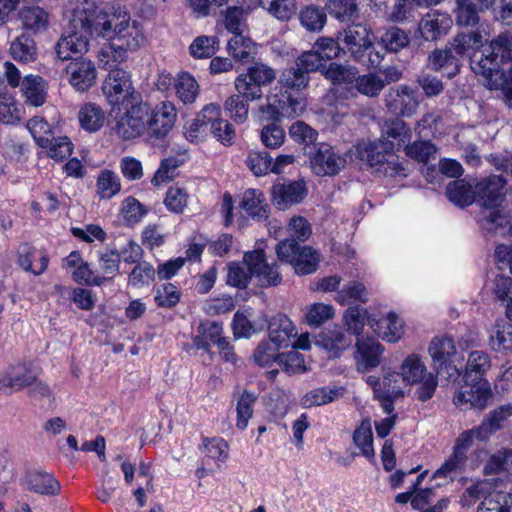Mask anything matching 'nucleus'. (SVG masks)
<instances>
[{
    "mask_svg": "<svg viewBox=\"0 0 512 512\" xmlns=\"http://www.w3.org/2000/svg\"><path fill=\"white\" fill-rule=\"evenodd\" d=\"M123 11L114 10L109 13L98 7L87 5L77 8L72 24L75 29L68 36H62L55 45V53L58 59L64 61L71 58L72 54H84L91 45V40L96 38H112L114 36V24L121 20Z\"/></svg>",
    "mask_w": 512,
    "mask_h": 512,
    "instance_id": "1",
    "label": "nucleus"
},
{
    "mask_svg": "<svg viewBox=\"0 0 512 512\" xmlns=\"http://www.w3.org/2000/svg\"><path fill=\"white\" fill-rule=\"evenodd\" d=\"M511 47L512 37L500 34L490 42L488 53L473 54L470 59V67L480 77L483 85L490 90L501 89L510 107H512V68L503 72L500 65L511 59Z\"/></svg>",
    "mask_w": 512,
    "mask_h": 512,
    "instance_id": "2",
    "label": "nucleus"
},
{
    "mask_svg": "<svg viewBox=\"0 0 512 512\" xmlns=\"http://www.w3.org/2000/svg\"><path fill=\"white\" fill-rule=\"evenodd\" d=\"M337 39L342 44V51L358 63L369 67H378L384 59L385 52L376 49L373 33L364 23H355L338 31Z\"/></svg>",
    "mask_w": 512,
    "mask_h": 512,
    "instance_id": "3",
    "label": "nucleus"
},
{
    "mask_svg": "<svg viewBox=\"0 0 512 512\" xmlns=\"http://www.w3.org/2000/svg\"><path fill=\"white\" fill-rule=\"evenodd\" d=\"M393 149V142L385 139L355 146V152L362 161H365L378 172L390 176L399 174V172L403 170L401 165L397 162L398 157L393 152Z\"/></svg>",
    "mask_w": 512,
    "mask_h": 512,
    "instance_id": "4",
    "label": "nucleus"
},
{
    "mask_svg": "<svg viewBox=\"0 0 512 512\" xmlns=\"http://www.w3.org/2000/svg\"><path fill=\"white\" fill-rule=\"evenodd\" d=\"M279 260L290 264L298 275L314 273L320 262L318 252L310 246H301L294 239L280 241L276 248Z\"/></svg>",
    "mask_w": 512,
    "mask_h": 512,
    "instance_id": "5",
    "label": "nucleus"
},
{
    "mask_svg": "<svg viewBox=\"0 0 512 512\" xmlns=\"http://www.w3.org/2000/svg\"><path fill=\"white\" fill-rule=\"evenodd\" d=\"M485 439L487 438L483 427L478 426L462 432L456 439L451 457L435 471L433 478H446L450 473L460 471L466 463L467 451L474 440L483 441Z\"/></svg>",
    "mask_w": 512,
    "mask_h": 512,
    "instance_id": "6",
    "label": "nucleus"
},
{
    "mask_svg": "<svg viewBox=\"0 0 512 512\" xmlns=\"http://www.w3.org/2000/svg\"><path fill=\"white\" fill-rule=\"evenodd\" d=\"M129 105L130 107L116 119L112 128L122 140H133L143 135L146 136L148 106L138 100Z\"/></svg>",
    "mask_w": 512,
    "mask_h": 512,
    "instance_id": "7",
    "label": "nucleus"
},
{
    "mask_svg": "<svg viewBox=\"0 0 512 512\" xmlns=\"http://www.w3.org/2000/svg\"><path fill=\"white\" fill-rule=\"evenodd\" d=\"M102 92L111 105L129 106V103L138 100L129 73L118 67L110 69L103 82Z\"/></svg>",
    "mask_w": 512,
    "mask_h": 512,
    "instance_id": "8",
    "label": "nucleus"
},
{
    "mask_svg": "<svg viewBox=\"0 0 512 512\" xmlns=\"http://www.w3.org/2000/svg\"><path fill=\"white\" fill-rule=\"evenodd\" d=\"M177 118L174 103L163 101L156 105L146 118V139L149 142L165 138L172 130Z\"/></svg>",
    "mask_w": 512,
    "mask_h": 512,
    "instance_id": "9",
    "label": "nucleus"
},
{
    "mask_svg": "<svg viewBox=\"0 0 512 512\" xmlns=\"http://www.w3.org/2000/svg\"><path fill=\"white\" fill-rule=\"evenodd\" d=\"M309 154L310 168L317 176H335L346 165V157L335 147L320 143L315 151Z\"/></svg>",
    "mask_w": 512,
    "mask_h": 512,
    "instance_id": "10",
    "label": "nucleus"
},
{
    "mask_svg": "<svg viewBox=\"0 0 512 512\" xmlns=\"http://www.w3.org/2000/svg\"><path fill=\"white\" fill-rule=\"evenodd\" d=\"M492 397L488 381L468 382L455 393L453 401L460 409L483 410Z\"/></svg>",
    "mask_w": 512,
    "mask_h": 512,
    "instance_id": "11",
    "label": "nucleus"
},
{
    "mask_svg": "<svg viewBox=\"0 0 512 512\" xmlns=\"http://www.w3.org/2000/svg\"><path fill=\"white\" fill-rule=\"evenodd\" d=\"M386 108L393 114L410 117L420 105L417 93L408 85L391 87L384 98Z\"/></svg>",
    "mask_w": 512,
    "mask_h": 512,
    "instance_id": "12",
    "label": "nucleus"
},
{
    "mask_svg": "<svg viewBox=\"0 0 512 512\" xmlns=\"http://www.w3.org/2000/svg\"><path fill=\"white\" fill-rule=\"evenodd\" d=\"M243 260L253 276L258 279L260 286H278L281 283L282 276L278 271V266L276 264H268L262 249L246 252Z\"/></svg>",
    "mask_w": 512,
    "mask_h": 512,
    "instance_id": "13",
    "label": "nucleus"
},
{
    "mask_svg": "<svg viewBox=\"0 0 512 512\" xmlns=\"http://www.w3.org/2000/svg\"><path fill=\"white\" fill-rule=\"evenodd\" d=\"M272 200L279 209L300 203L307 195L306 184L303 180H278L271 190Z\"/></svg>",
    "mask_w": 512,
    "mask_h": 512,
    "instance_id": "14",
    "label": "nucleus"
},
{
    "mask_svg": "<svg viewBox=\"0 0 512 512\" xmlns=\"http://www.w3.org/2000/svg\"><path fill=\"white\" fill-rule=\"evenodd\" d=\"M70 85L78 92L89 90L96 82V68L91 60L76 58L65 68Z\"/></svg>",
    "mask_w": 512,
    "mask_h": 512,
    "instance_id": "15",
    "label": "nucleus"
},
{
    "mask_svg": "<svg viewBox=\"0 0 512 512\" xmlns=\"http://www.w3.org/2000/svg\"><path fill=\"white\" fill-rule=\"evenodd\" d=\"M506 180L500 175H491L476 183L477 200L485 208H497L505 196Z\"/></svg>",
    "mask_w": 512,
    "mask_h": 512,
    "instance_id": "16",
    "label": "nucleus"
},
{
    "mask_svg": "<svg viewBox=\"0 0 512 512\" xmlns=\"http://www.w3.org/2000/svg\"><path fill=\"white\" fill-rule=\"evenodd\" d=\"M452 23L453 20L447 13L432 11L419 21L418 29L426 41H436L448 33Z\"/></svg>",
    "mask_w": 512,
    "mask_h": 512,
    "instance_id": "17",
    "label": "nucleus"
},
{
    "mask_svg": "<svg viewBox=\"0 0 512 512\" xmlns=\"http://www.w3.org/2000/svg\"><path fill=\"white\" fill-rule=\"evenodd\" d=\"M459 55L455 54L453 45L434 49L427 57V65L435 72L446 71L449 78L460 71Z\"/></svg>",
    "mask_w": 512,
    "mask_h": 512,
    "instance_id": "18",
    "label": "nucleus"
},
{
    "mask_svg": "<svg viewBox=\"0 0 512 512\" xmlns=\"http://www.w3.org/2000/svg\"><path fill=\"white\" fill-rule=\"evenodd\" d=\"M314 344L326 350L332 357H339L344 350L351 346L352 340L341 327L334 326L315 336Z\"/></svg>",
    "mask_w": 512,
    "mask_h": 512,
    "instance_id": "19",
    "label": "nucleus"
},
{
    "mask_svg": "<svg viewBox=\"0 0 512 512\" xmlns=\"http://www.w3.org/2000/svg\"><path fill=\"white\" fill-rule=\"evenodd\" d=\"M489 34L487 27L474 28V30L458 33L452 40L451 45L455 54L463 56L470 51L480 54L479 49L488 41Z\"/></svg>",
    "mask_w": 512,
    "mask_h": 512,
    "instance_id": "20",
    "label": "nucleus"
},
{
    "mask_svg": "<svg viewBox=\"0 0 512 512\" xmlns=\"http://www.w3.org/2000/svg\"><path fill=\"white\" fill-rule=\"evenodd\" d=\"M492 366L491 356L483 350H475L469 353L463 380L468 382L487 381L484 377Z\"/></svg>",
    "mask_w": 512,
    "mask_h": 512,
    "instance_id": "21",
    "label": "nucleus"
},
{
    "mask_svg": "<svg viewBox=\"0 0 512 512\" xmlns=\"http://www.w3.org/2000/svg\"><path fill=\"white\" fill-rule=\"evenodd\" d=\"M268 334L270 342L282 349L290 346L291 339L297 335V332L287 316L278 314L269 322Z\"/></svg>",
    "mask_w": 512,
    "mask_h": 512,
    "instance_id": "22",
    "label": "nucleus"
},
{
    "mask_svg": "<svg viewBox=\"0 0 512 512\" xmlns=\"http://www.w3.org/2000/svg\"><path fill=\"white\" fill-rule=\"evenodd\" d=\"M488 345L499 354L512 352V323L504 319L497 320L489 331Z\"/></svg>",
    "mask_w": 512,
    "mask_h": 512,
    "instance_id": "23",
    "label": "nucleus"
},
{
    "mask_svg": "<svg viewBox=\"0 0 512 512\" xmlns=\"http://www.w3.org/2000/svg\"><path fill=\"white\" fill-rule=\"evenodd\" d=\"M120 17L121 20L114 24V36L127 51H135L143 43L144 37L136 26H129L130 16L126 11Z\"/></svg>",
    "mask_w": 512,
    "mask_h": 512,
    "instance_id": "24",
    "label": "nucleus"
},
{
    "mask_svg": "<svg viewBox=\"0 0 512 512\" xmlns=\"http://www.w3.org/2000/svg\"><path fill=\"white\" fill-rule=\"evenodd\" d=\"M429 354L438 368L450 367L459 375L456 366H450L451 358L456 354L452 338L448 336L434 337L429 345Z\"/></svg>",
    "mask_w": 512,
    "mask_h": 512,
    "instance_id": "25",
    "label": "nucleus"
},
{
    "mask_svg": "<svg viewBox=\"0 0 512 512\" xmlns=\"http://www.w3.org/2000/svg\"><path fill=\"white\" fill-rule=\"evenodd\" d=\"M455 23L459 27L479 28L487 27L481 20V11L477 8L474 0H455L453 8Z\"/></svg>",
    "mask_w": 512,
    "mask_h": 512,
    "instance_id": "26",
    "label": "nucleus"
},
{
    "mask_svg": "<svg viewBox=\"0 0 512 512\" xmlns=\"http://www.w3.org/2000/svg\"><path fill=\"white\" fill-rule=\"evenodd\" d=\"M358 366L364 370L377 367L381 362L383 346L374 338H358L356 341Z\"/></svg>",
    "mask_w": 512,
    "mask_h": 512,
    "instance_id": "27",
    "label": "nucleus"
},
{
    "mask_svg": "<svg viewBox=\"0 0 512 512\" xmlns=\"http://www.w3.org/2000/svg\"><path fill=\"white\" fill-rule=\"evenodd\" d=\"M221 119V109L217 104L206 105L200 114L197 116L195 121L191 124L190 129L187 132V138L193 140L199 139L205 133L212 124Z\"/></svg>",
    "mask_w": 512,
    "mask_h": 512,
    "instance_id": "28",
    "label": "nucleus"
},
{
    "mask_svg": "<svg viewBox=\"0 0 512 512\" xmlns=\"http://www.w3.org/2000/svg\"><path fill=\"white\" fill-rule=\"evenodd\" d=\"M241 207L249 217L257 221H264L269 217V205L260 190L249 189L245 191L242 197Z\"/></svg>",
    "mask_w": 512,
    "mask_h": 512,
    "instance_id": "29",
    "label": "nucleus"
},
{
    "mask_svg": "<svg viewBox=\"0 0 512 512\" xmlns=\"http://www.w3.org/2000/svg\"><path fill=\"white\" fill-rule=\"evenodd\" d=\"M448 199L456 206H470L476 199V183L473 185L465 179L450 182L446 188Z\"/></svg>",
    "mask_w": 512,
    "mask_h": 512,
    "instance_id": "30",
    "label": "nucleus"
},
{
    "mask_svg": "<svg viewBox=\"0 0 512 512\" xmlns=\"http://www.w3.org/2000/svg\"><path fill=\"white\" fill-rule=\"evenodd\" d=\"M21 91L27 104L39 107L46 101V82L39 75H26L22 80Z\"/></svg>",
    "mask_w": 512,
    "mask_h": 512,
    "instance_id": "31",
    "label": "nucleus"
},
{
    "mask_svg": "<svg viewBox=\"0 0 512 512\" xmlns=\"http://www.w3.org/2000/svg\"><path fill=\"white\" fill-rule=\"evenodd\" d=\"M9 53L14 60L28 64L37 60L38 48L34 39L23 33L11 42Z\"/></svg>",
    "mask_w": 512,
    "mask_h": 512,
    "instance_id": "32",
    "label": "nucleus"
},
{
    "mask_svg": "<svg viewBox=\"0 0 512 512\" xmlns=\"http://www.w3.org/2000/svg\"><path fill=\"white\" fill-rule=\"evenodd\" d=\"M19 18L22 26L34 33L46 30L49 25L48 13L39 6L23 7L19 12Z\"/></svg>",
    "mask_w": 512,
    "mask_h": 512,
    "instance_id": "33",
    "label": "nucleus"
},
{
    "mask_svg": "<svg viewBox=\"0 0 512 512\" xmlns=\"http://www.w3.org/2000/svg\"><path fill=\"white\" fill-rule=\"evenodd\" d=\"M374 332L387 342H396L403 333V322L393 313L385 318L370 322Z\"/></svg>",
    "mask_w": 512,
    "mask_h": 512,
    "instance_id": "34",
    "label": "nucleus"
},
{
    "mask_svg": "<svg viewBox=\"0 0 512 512\" xmlns=\"http://www.w3.org/2000/svg\"><path fill=\"white\" fill-rule=\"evenodd\" d=\"M28 489L41 495L54 496L60 493L61 486L52 474L33 472L27 478Z\"/></svg>",
    "mask_w": 512,
    "mask_h": 512,
    "instance_id": "35",
    "label": "nucleus"
},
{
    "mask_svg": "<svg viewBox=\"0 0 512 512\" xmlns=\"http://www.w3.org/2000/svg\"><path fill=\"white\" fill-rule=\"evenodd\" d=\"M78 118L83 129L96 132L104 125L105 112L99 105L89 102L80 108Z\"/></svg>",
    "mask_w": 512,
    "mask_h": 512,
    "instance_id": "36",
    "label": "nucleus"
},
{
    "mask_svg": "<svg viewBox=\"0 0 512 512\" xmlns=\"http://www.w3.org/2000/svg\"><path fill=\"white\" fill-rule=\"evenodd\" d=\"M229 54L242 62H249L256 54V47L252 40L242 33L233 35L227 44Z\"/></svg>",
    "mask_w": 512,
    "mask_h": 512,
    "instance_id": "37",
    "label": "nucleus"
},
{
    "mask_svg": "<svg viewBox=\"0 0 512 512\" xmlns=\"http://www.w3.org/2000/svg\"><path fill=\"white\" fill-rule=\"evenodd\" d=\"M477 512H512V492L489 493L478 505Z\"/></svg>",
    "mask_w": 512,
    "mask_h": 512,
    "instance_id": "38",
    "label": "nucleus"
},
{
    "mask_svg": "<svg viewBox=\"0 0 512 512\" xmlns=\"http://www.w3.org/2000/svg\"><path fill=\"white\" fill-rule=\"evenodd\" d=\"M403 382L415 384L427 375L426 366L417 354H411L402 362L399 372Z\"/></svg>",
    "mask_w": 512,
    "mask_h": 512,
    "instance_id": "39",
    "label": "nucleus"
},
{
    "mask_svg": "<svg viewBox=\"0 0 512 512\" xmlns=\"http://www.w3.org/2000/svg\"><path fill=\"white\" fill-rule=\"evenodd\" d=\"M174 88L177 97L184 104L193 103L199 92V85L196 79L187 72H182L178 75L174 83Z\"/></svg>",
    "mask_w": 512,
    "mask_h": 512,
    "instance_id": "40",
    "label": "nucleus"
},
{
    "mask_svg": "<svg viewBox=\"0 0 512 512\" xmlns=\"http://www.w3.org/2000/svg\"><path fill=\"white\" fill-rule=\"evenodd\" d=\"M310 77L296 63L293 66L285 68L279 78V83L285 89L300 91L305 89L309 83Z\"/></svg>",
    "mask_w": 512,
    "mask_h": 512,
    "instance_id": "41",
    "label": "nucleus"
},
{
    "mask_svg": "<svg viewBox=\"0 0 512 512\" xmlns=\"http://www.w3.org/2000/svg\"><path fill=\"white\" fill-rule=\"evenodd\" d=\"M385 86L386 83L383 78L374 73H367L363 75L358 73L355 81V88L357 92L370 98L378 97Z\"/></svg>",
    "mask_w": 512,
    "mask_h": 512,
    "instance_id": "42",
    "label": "nucleus"
},
{
    "mask_svg": "<svg viewBox=\"0 0 512 512\" xmlns=\"http://www.w3.org/2000/svg\"><path fill=\"white\" fill-rule=\"evenodd\" d=\"M359 71L352 65H343L339 63H330L325 69L324 75L334 84H352L355 83Z\"/></svg>",
    "mask_w": 512,
    "mask_h": 512,
    "instance_id": "43",
    "label": "nucleus"
},
{
    "mask_svg": "<svg viewBox=\"0 0 512 512\" xmlns=\"http://www.w3.org/2000/svg\"><path fill=\"white\" fill-rule=\"evenodd\" d=\"M96 189L101 199H111L121 190L120 179L112 171H102L97 178Z\"/></svg>",
    "mask_w": 512,
    "mask_h": 512,
    "instance_id": "44",
    "label": "nucleus"
},
{
    "mask_svg": "<svg viewBox=\"0 0 512 512\" xmlns=\"http://www.w3.org/2000/svg\"><path fill=\"white\" fill-rule=\"evenodd\" d=\"M257 400V395L244 390L238 398L236 411H237V428L244 430L249 420L253 416V406Z\"/></svg>",
    "mask_w": 512,
    "mask_h": 512,
    "instance_id": "45",
    "label": "nucleus"
},
{
    "mask_svg": "<svg viewBox=\"0 0 512 512\" xmlns=\"http://www.w3.org/2000/svg\"><path fill=\"white\" fill-rule=\"evenodd\" d=\"M343 394V389L334 387V388H328V387H321L316 388L311 391H309L305 398L303 399V403L305 406L311 407V406H321L328 403L333 402L334 400L338 399Z\"/></svg>",
    "mask_w": 512,
    "mask_h": 512,
    "instance_id": "46",
    "label": "nucleus"
},
{
    "mask_svg": "<svg viewBox=\"0 0 512 512\" xmlns=\"http://www.w3.org/2000/svg\"><path fill=\"white\" fill-rule=\"evenodd\" d=\"M249 100L241 95L234 94L229 96L224 102V111L235 122L243 123L248 118Z\"/></svg>",
    "mask_w": 512,
    "mask_h": 512,
    "instance_id": "47",
    "label": "nucleus"
},
{
    "mask_svg": "<svg viewBox=\"0 0 512 512\" xmlns=\"http://www.w3.org/2000/svg\"><path fill=\"white\" fill-rule=\"evenodd\" d=\"M326 7L330 15L341 22L352 20L359 11L355 0H328Z\"/></svg>",
    "mask_w": 512,
    "mask_h": 512,
    "instance_id": "48",
    "label": "nucleus"
},
{
    "mask_svg": "<svg viewBox=\"0 0 512 512\" xmlns=\"http://www.w3.org/2000/svg\"><path fill=\"white\" fill-rule=\"evenodd\" d=\"M299 19L306 30L316 32L324 27L327 17L323 9L310 5L301 10Z\"/></svg>",
    "mask_w": 512,
    "mask_h": 512,
    "instance_id": "49",
    "label": "nucleus"
},
{
    "mask_svg": "<svg viewBox=\"0 0 512 512\" xmlns=\"http://www.w3.org/2000/svg\"><path fill=\"white\" fill-rule=\"evenodd\" d=\"M219 47V41L214 36H198L191 43L190 54L196 59L211 58Z\"/></svg>",
    "mask_w": 512,
    "mask_h": 512,
    "instance_id": "50",
    "label": "nucleus"
},
{
    "mask_svg": "<svg viewBox=\"0 0 512 512\" xmlns=\"http://www.w3.org/2000/svg\"><path fill=\"white\" fill-rule=\"evenodd\" d=\"M289 135L296 143L302 145L304 150L314 145L318 138V132L303 121L293 123L289 128Z\"/></svg>",
    "mask_w": 512,
    "mask_h": 512,
    "instance_id": "51",
    "label": "nucleus"
},
{
    "mask_svg": "<svg viewBox=\"0 0 512 512\" xmlns=\"http://www.w3.org/2000/svg\"><path fill=\"white\" fill-rule=\"evenodd\" d=\"M260 5L279 20H289L296 11L295 0H259Z\"/></svg>",
    "mask_w": 512,
    "mask_h": 512,
    "instance_id": "52",
    "label": "nucleus"
},
{
    "mask_svg": "<svg viewBox=\"0 0 512 512\" xmlns=\"http://www.w3.org/2000/svg\"><path fill=\"white\" fill-rule=\"evenodd\" d=\"M335 299L341 304L365 303L368 300V291L362 283L350 282L337 292Z\"/></svg>",
    "mask_w": 512,
    "mask_h": 512,
    "instance_id": "53",
    "label": "nucleus"
},
{
    "mask_svg": "<svg viewBox=\"0 0 512 512\" xmlns=\"http://www.w3.org/2000/svg\"><path fill=\"white\" fill-rule=\"evenodd\" d=\"M383 135L398 141V145L410 143L412 132L406 123L399 118L386 121L383 127Z\"/></svg>",
    "mask_w": 512,
    "mask_h": 512,
    "instance_id": "54",
    "label": "nucleus"
},
{
    "mask_svg": "<svg viewBox=\"0 0 512 512\" xmlns=\"http://www.w3.org/2000/svg\"><path fill=\"white\" fill-rule=\"evenodd\" d=\"M47 156L55 161H62L72 153V144L67 137L55 138L53 135L48 138L47 145H40Z\"/></svg>",
    "mask_w": 512,
    "mask_h": 512,
    "instance_id": "55",
    "label": "nucleus"
},
{
    "mask_svg": "<svg viewBox=\"0 0 512 512\" xmlns=\"http://www.w3.org/2000/svg\"><path fill=\"white\" fill-rule=\"evenodd\" d=\"M120 254L114 250L98 253V270L106 280L112 279L119 270Z\"/></svg>",
    "mask_w": 512,
    "mask_h": 512,
    "instance_id": "56",
    "label": "nucleus"
},
{
    "mask_svg": "<svg viewBox=\"0 0 512 512\" xmlns=\"http://www.w3.org/2000/svg\"><path fill=\"white\" fill-rule=\"evenodd\" d=\"M113 41L105 45L99 52V61L106 67L111 69L112 63H120L126 58L127 50L122 43H118L113 36Z\"/></svg>",
    "mask_w": 512,
    "mask_h": 512,
    "instance_id": "57",
    "label": "nucleus"
},
{
    "mask_svg": "<svg viewBox=\"0 0 512 512\" xmlns=\"http://www.w3.org/2000/svg\"><path fill=\"white\" fill-rule=\"evenodd\" d=\"M409 41V37L405 31L398 27H392L381 36V43L384 48L380 50L384 52L385 49L396 53L405 48L409 44Z\"/></svg>",
    "mask_w": 512,
    "mask_h": 512,
    "instance_id": "58",
    "label": "nucleus"
},
{
    "mask_svg": "<svg viewBox=\"0 0 512 512\" xmlns=\"http://www.w3.org/2000/svg\"><path fill=\"white\" fill-rule=\"evenodd\" d=\"M279 100V114L285 118H296L301 116L306 110V101L302 96L293 97L291 94L282 95Z\"/></svg>",
    "mask_w": 512,
    "mask_h": 512,
    "instance_id": "59",
    "label": "nucleus"
},
{
    "mask_svg": "<svg viewBox=\"0 0 512 512\" xmlns=\"http://www.w3.org/2000/svg\"><path fill=\"white\" fill-rule=\"evenodd\" d=\"M6 374L14 390L29 387L35 382V375L30 372L26 364L19 363L11 367Z\"/></svg>",
    "mask_w": 512,
    "mask_h": 512,
    "instance_id": "60",
    "label": "nucleus"
},
{
    "mask_svg": "<svg viewBox=\"0 0 512 512\" xmlns=\"http://www.w3.org/2000/svg\"><path fill=\"white\" fill-rule=\"evenodd\" d=\"M415 82L427 98H434L443 93L445 85L442 80L431 73L423 72L417 75Z\"/></svg>",
    "mask_w": 512,
    "mask_h": 512,
    "instance_id": "61",
    "label": "nucleus"
},
{
    "mask_svg": "<svg viewBox=\"0 0 512 512\" xmlns=\"http://www.w3.org/2000/svg\"><path fill=\"white\" fill-rule=\"evenodd\" d=\"M234 86L239 95L251 102L263 97L262 87H260L255 81L248 80V76L245 73L236 77Z\"/></svg>",
    "mask_w": 512,
    "mask_h": 512,
    "instance_id": "62",
    "label": "nucleus"
},
{
    "mask_svg": "<svg viewBox=\"0 0 512 512\" xmlns=\"http://www.w3.org/2000/svg\"><path fill=\"white\" fill-rule=\"evenodd\" d=\"M245 74L248 76V80L255 81L262 88L271 84L276 78L274 69L261 62L249 66Z\"/></svg>",
    "mask_w": 512,
    "mask_h": 512,
    "instance_id": "63",
    "label": "nucleus"
},
{
    "mask_svg": "<svg viewBox=\"0 0 512 512\" xmlns=\"http://www.w3.org/2000/svg\"><path fill=\"white\" fill-rule=\"evenodd\" d=\"M252 276L244 261L243 264L233 262L228 266L227 283L231 286L246 288Z\"/></svg>",
    "mask_w": 512,
    "mask_h": 512,
    "instance_id": "64",
    "label": "nucleus"
}]
</instances>
